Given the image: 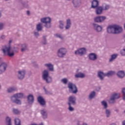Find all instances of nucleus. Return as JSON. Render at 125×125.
I'll use <instances>...</instances> for the list:
<instances>
[{"mask_svg":"<svg viewBox=\"0 0 125 125\" xmlns=\"http://www.w3.org/2000/svg\"><path fill=\"white\" fill-rule=\"evenodd\" d=\"M98 5H99V1L97 0H93L92 1L91 7L95 9L98 7Z\"/></svg>","mask_w":125,"mask_h":125,"instance_id":"bb28decb","label":"nucleus"},{"mask_svg":"<svg viewBox=\"0 0 125 125\" xmlns=\"http://www.w3.org/2000/svg\"><path fill=\"white\" fill-rule=\"evenodd\" d=\"M71 26H72V20H71V19H66V24L65 26V30H70Z\"/></svg>","mask_w":125,"mask_h":125,"instance_id":"4be33fe9","label":"nucleus"},{"mask_svg":"<svg viewBox=\"0 0 125 125\" xmlns=\"http://www.w3.org/2000/svg\"><path fill=\"white\" fill-rule=\"evenodd\" d=\"M59 29H60V30H64V21H59Z\"/></svg>","mask_w":125,"mask_h":125,"instance_id":"4c0bfd02","label":"nucleus"},{"mask_svg":"<svg viewBox=\"0 0 125 125\" xmlns=\"http://www.w3.org/2000/svg\"><path fill=\"white\" fill-rule=\"evenodd\" d=\"M32 64L35 68H39V64H38L36 62H32Z\"/></svg>","mask_w":125,"mask_h":125,"instance_id":"6e6d98bb","label":"nucleus"},{"mask_svg":"<svg viewBox=\"0 0 125 125\" xmlns=\"http://www.w3.org/2000/svg\"><path fill=\"white\" fill-rule=\"evenodd\" d=\"M61 83H63V84H67L68 83V79L63 78L62 79L61 81Z\"/></svg>","mask_w":125,"mask_h":125,"instance_id":"de8ad7c7","label":"nucleus"},{"mask_svg":"<svg viewBox=\"0 0 125 125\" xmlns=\"http://www.w3.org/2000/svg\"><path fill=\"white\" fill-rule=\"evenodd\" d=\"M116 74V72L114 71H109L105 73V77L107 78H110V77H113L114 75Z\"/></svg>","mask_w":125,"mask_h":125,"instance_id":"2f4dec72","label":"nucleus"},{"mask_svg":"<svg viewBox=\"0 0 125 125\" xmlns=\"http://www.w3.org/2000/svg\"><path fill=\"white\" fill-rule=\"evenodd\" d=\"M77 101V98L75 96H70L68 98V105H76V101Z\"/></svg>","mask_w":125,"mask_h":125,"instance_id":"9d476101","label":"nucleus"},{"mask_svg":"<svg viewBox=\"0 0 125 125\" xmlns=\"http://www.w3.org/2000/svg\"><path fill=\"white\" fill-rule=\"evenodd\" d=\"M21 4L24 7L28 8L29 7V5L27 3H26L25 2H22Z\"/></svg>","mask_w":125,"mask_h":125,"instance_id":"864d4df0","label":"nucleus"},{"mask_svg":"<svg viewBox=\"0 0 125 125\" xmlns=\"http://www.w3.org/2000/svg\"><path fill=\"white\" fill-rule=\"evenodd\" d=\"M124 32V28L121 25H114V35H120Z\"/></svg>","mask_w":125,"mask_h":125,"instance_id":"6e6552de","label":"nucleus"},{"mask_svg":"<svg viewBox=\"0 0 125 125\" xmlns=\"http://www.w3.org/2000/svg\"><path fill=\"white\" fill-rule=\"evenodd\" d=\"M12 42V40H10L9 41L8 45H5L4 47L2 49V51L3 54H5V51H9L11 50V43Z\"/></svg>","mask_w":125,"mask_h":125,"instance_id":"dca6fc26","label":"nucleus"},{"mask_svg":"<svg viewBox=\"0 0 125 125\" xmlns=\"http://www.w3.org/2000/svg\"><path fill=\"white\" fill-rule=\"evenodd\" d=\"M4 23L0 22V31H2L4 29Z\"/></svg>","mask_w":125,"mask_h":125,"instance_id":"3c124183","label":"nucleus"},{"mask_svg":"<svg viewBox=\"0 0 125 125\" xmlns=\"http://www.w3.org/2000/svg\"><path fill=\"white\" fill-rule=\"evenodd\" d=\"M25 75H26V70H19L18 71V79L19 80H20L21 81H22V80L24 79V78H25Z\"/></svg>","mask_w":125,"mask_h":125,"instance_id":"9b49d317","label":"nucleus"},{"mask_svg":"<svg viewBox=\"0 0 125 125\" xmlns=\"http://www.w3.org/2000/svg\"><path fill=\"white\" fill-rule=\"evenodd\" d=\"M104 110H105L104 113L105 114V116L107 118H110V117H111V110L107 108Z\"/></svg>","mask_w":125,"mask_h":125,"instance_id":"e433bc0d","label":"nucleus"},{"mask_svg":"<svg viewBox=\"0 0 125 125\" xmlns=\"http://www.w3.org/2000/svg\"><path fill=\"white\" fill-rule=\"evenodd\" d=\"M100 89H101V87H99V90H100Z\"/></svg>","mask_w":125,"mask_h":125,"instance_id":"0e129e2a","label":"nucleus"},{"mask_svg":"<svg viewBox=\"0 0 125 125\" xmlns=\"http://www.w3.org/2000/svg\"><path fill=\"white\" fill-rule=\"evenodd\" d=\"M77 125H88V124L85 122L83 123L82 124H81L80 121H78L76 124Z\"/></svg>","mask_w":125,"mask_h":125,"instance_id":"5fc2aeb1","label":"nucleus"},{"mask_svg":"<svg viewBox=\"0 0 125 125\" xmlns=\"http://www.w3.org/2000/svg\"><path fill=\"white\" fill-rule=\"evenodd\" d=\"M72 106H74V105L72 104H68V110L70 112H73V111H75V108L72 107Z\"/></svg>","mask_w":125,"mask_h":125,"instance_id":"09e8293b","label":"nucleus"},{"mask_svg":"<svg viewBox=\"0 0 125 125\" xmlns=\"http://www.w3.org/2000/svg\"><path fill=\"white\" fill-rule=\"evenodd\" d=\"M42 79L46 83H52V77L49 76V71L48 70H44L42 73Z\"/></svg>","mask_w":125,"mask_h":125,"instance_id":"f03ea898","label":"nucleus"},{"mask_svg":"<svg viewBox=\"0 0 125 125\" xmlns=\"http://www.w3.org/2000/svg\"><path fill=\"white\" fill-rule=\"evenodd\" d=\"M124 113H125V110H124Z\"/></svg>","mask_w":125,"mask_h":125,"instance_id":"774afa93","label":"nucleus"},{"mask_svg":"<svg viewBox=\"0 0 125 125\" xmlns=\"http://www.w3.org/2000/svg\"><path fill=\"white\" fill-rule=\"evenodd\" d=\"M12 111L15 115H20L21 113V111L17 108H13Z\"/></svg>","mask_w":125,"mask_h":125,"instance_id":"58836bf2","label":"nucleus"},{"mask_svg":"<svg viewBox=\"0 0 125 125\" xmlns=\"http://www.w3.org/2000/svg\"><path fill=\"white\" fill-rule=\"evenodd\" d=\"M6 39V36L4 34H2L0 36V41H4Z\"/></svg>","mask_w":125,"mask_h":125,"instance_id":"8fccbe9b","label":"nucleus"},{"mask_svg":"<svg viewBox=\"0 0 125 125\" xmlns=\"http://www.w3.org/2000/svg\"><path fill=\"white\" fill-rule=\"evenodd\" d=\"M75 77L77 79H83L84 78H85V74L82 72H79L78 73L75 74Z\"/></svg>","mask_w":125,"mask_h":125,"instance_id":"c756f323","label":"nucleus"},{"mask_svg":"<svg viewBox=\"0 0 125 125\" xmlns=\"http://www.w3.org/2000/svg\"><path fill=\"white\" fill-rule=\"evenodd\" d=\"M67 87L68 88V91L70 93H73V94H77L78 93V87L76 85V84L69 82L67 84Z\"/></svg>","mask_w":125,"mask_h":125,"instance_id":"39448f33","label":"nucleus"},{"mask_svg":"<svg viewBox=\"0 0 125 125\" xmlns=\"http://www.w3.org/2000/svg\"><path fill=\"white\" fill-rule=\"evenodd\" d=\"M86 50L84 48H81L75 51V54L76 55H79L80 56H83L85 54Z\"/></svg>","mask_w":125,"mask_h":125,"instance_id":"ddd939ff","label":"nucleus"},{"mask_svg":"<svg viewBox=\"0 0 125 125\" xmlns=\"http://www.w3.org/2000/svg\"><path fill=\"white\" fill-rule=\"evenodd\" d=\"M1 87V86H0V89Z\"/></svg>","mask_w":125,"mask_h":125,"instance_id":"338daca9","label":"nucleus"},{"mask_svg":"<svg viewBox=\"0 0 125 125\" xmlns=\"http://www.w3.org/2000/svg\"><path fill=\"white\" fill-rule=\"evenodd\" d=\"M102 106L103 107V109L104 110L107 109L108 108V103H107V102L105 100H103L101 102Z\"/></svg>","mask_w":125,"mask_h":125,"instance_id":"f704fd0d","label":"nucleus"},{"mask_svg":"<svg viewBox=\"0 0 125 125\" xmlns=\"http://www.w3.org/2000/svg\"><path fill=\"white\" fill-rule=\"evenodd\" d=\"M103 7V10L104 11H107V10H109V9H110V5L108 4H104V5H103V6H102Z\"/></svg>","mask_w":125,"mask_h":125,"instance_id":"ea45409f","label":"nucleus"},{"mask_svg":"<svg viewBox=\"0 0 125 125\" xmlns=\"http://www.w3.org/2000/svg\"><path fill=\"white\" fill-rule=\"evenodd\" d=\"M10 99L12 103H15L17 105H21L22 104V101L18 99L15 94L11 96Z\"/></svg>","mask_w":125,"mask_h":125,"instance_id":"1a4fd4ad","label":"nucleus"},{"mask_svg":"<svg viewBox=\"0 0 125 125\" xmlns=\"http://www.w3.org/2000/svg\"><path fill=\"white\" fill-rule=\"evenodd\" d=\"M7 68V63L2 62L0 64V75L3 74L6 71Z\"/></svg>","mask_w":125,"mask_h":125,"instance_id":"f8f14e48","label":"nucleus"},{"mask_svg":"<svg viewBox=\"0 0 125 125\" xmlns=\"http://www.w3.org/2000/svg\"><path fill=\"white\" fill-rule=\"evenodd\" d=\"M122 125H125V120L123 121L122 122Z\"/></svg>","mask_w":125,"mask_h":125,"instance_id":"13d9d810","label":"nucleus"},{"mask_svg":"<svg viewBox=\"0 0 125 125\" xmlns=\"http://www.w3.org/2000/svg\"><path fill=\"white\" fill-rule=\"evenodd\" d=\"M96 95V92L94 91H92L88 95V99H89V100H92V99L95 97Z\"/></svg>","mask_w":125,"mask_h":125,"instance_id":"473e14b6","label":"nucleus"},{"mask_svg":"<svg viewBox=\"0 0 125 125\" xmlns=\"http://www.w3.org/2000/svg\"><path fill=\"white\" fill-rule=\"evenodd\" d=\"M1 59H2L1 57H0V62L1 61Z\"/></svg>","mask_w":125,"mask_h":125,"instance_id":"680f3d73","label":"nucleus"},{"mask_svg":"<svg viewBox=\"0 0 125 125\" xmlns=\"http://www.w3.org/2000/svg\"><path fill=\"white\" fill-rule=\"evenodd\" d=\"M72 2L74 8H79L82 5V0H72Z\"/></svg>","mask_w":125,"mask_h":125,"instance_id":"a211bd4d","label":"nucleus"},{"mask_svg":"<svg viewBox=\"0 0 125 125\" xmlns=\"http://www.w3.org/2000/svg\"><path fill=\"white\" fill-rule=\"evenodd\" d=\"M88 57L89 60H90L91 61H96V60L98 58L97 54L95 53H91L89 54Z\"/></svg>","mask_w":125,"mask_h":125,"instance_id":"6ab92c4d","label":"nucleus"},{"mask_svg":"<svg viewBox=\"0 0 125 125\" xmlns=\"http://www.w3.org/2000/svg\"><path fill=\"white\" fill-rule=\"evenodd\" d=\"M107 19V17L104 16H98L94 18V22L92 25L95 31L100 33L102 31V26L96 23H103V21Z\"/></svg>","mask_w":125,"mask_h":125,"instance_id":"f257e3e1","label":"nucleus"},{"mask_svg":"<svg viewBox=\"0 0 125 125\" xmlns=\"http://www.w3.org/2000/svg\"><path fill=\"white\" fill-rule=\"evenodd\" d=\"M107 31L108 34H113L115 35V25L108 26Z\"/></svg>","mask_w":125,"mask_h":125,"instance_id":"a878e982","label":"nucleus"},{"mask_svg":"<svg viewBox=\"0 0 125 125\" xmlns=\"http://www.w3.org/2000/svg\"><path fill=\"white\" fill-rule=\"evenodd\" d=\"M95 13L96 15H101L103 14V7L100 6L95 8Z\"/></svg>","mask_w":125,"mask_h":125,"instance_id":"412c9836","label":"nucleus"},{"mask_svg":"<svg viewBox=\"0 0 125 125\" xmlns=\"http://www.w3.org/2000/svg\"><path fill=\"white\" fill-rule=\"evenodd\" d=\"M118 56H119L118 54H113L110 56V58L109 60V62H113V61H115L116 59L118 58Z\"/></svg>","mask_w":125,"mask_h":125,"instance_id":"cd10ccee","label":"nucleus"},{"mask_svg":"<svg viewBox=\"0 0 125 125\" xmlns=\"http://www.w3.org/2000/svg\"><path fill=\"white\" fill-rule=\"evenodd\" d=\"M5 0V1H8V0Z\"/></svg>","mask_w":125,"mask_h":125,"instance_id":"e2e57ef3","label":"nucleus"},{"mask_svg":"<svg viewBox=\"0 0 125 125\" xmlns=\"http://www.w3.org/2000/svg\"><path fill=\"white\" fill-rule=\"evenodd\" d=\"M115 112H116L117 113H118L119 112V109H115Z\"/></svg>","mask_w":125,"mask_h":125,"instance_id":"bf43d9fd","label":"nucleus"},{"mask_svg":"<svg viewBox=\"0 0 125 125\" xmlns=\"http://www.w3.org/2000/svg\"><path fill=\"white\" fill-rule=\"evenodd\" d=\"M121 92L122 93V99L124 101H125V87L122 89Z\"/></svg>","mask_w":125,"mask_h":125,"instance_id":"c03bdc74","label":"nucleus"},{"mask_svg":"<svg viewBox=\"0 0 125 125\" xmlns=\"http://www.w3.org/2000/svg\"><path fill=\"white\" fill-rule=\"evenodd\" d=\"M29 48H28V44L23 43L21 44V52H25V51H28Z\"/></svg>","mask_w":125,"mask_h":125,"instance_id":"b1692460","label":"nucleus"},{"mask_svg":"<svg viewBox=\"0 0 125 125\" xmlns=\"http://www.w3.org/2000/svg\"><path fill=\"white\" fill-rule=\"evenodd\" d=\"M2 14L1 13H0V18H1Z\"/></svg>","mask_w":125,"mask_h":125,"instance_id":"052dcab7","label":"nucleus"},{"mask_svg":"<svg viewBox=\"0 0 125 125\" xmlns=\"http://www.w3.org/2000/svg\"><path fill=\"white\" fill-rule=\"evenodd\" d=\"M43 89H44V91L45 93V94H46L47 95H52V92L48 91L47 89H46V88H45V87H43Z\"/></svg>","mask_w":125,"mask_h":125,"instance_id":"37998d69","label":"nucleus"},{"mask_svg":"<svg viewBox=\"0 0 125 125\" xmlns=\"http://www.w3.org/2000/svg\"><path fill=\"white\" fill-rule=\"evenodd\" d=\"M26 14L28 16L30 15V11H26Z\"/></svg>","mask_w":125,"mask_h":125,"instance_id":"4d7b16f0","label":"nucleus"},{"mask_svg":"<svg viewBox=\"0 0 125 125\" xmlns=\"http://www.w3.org/2000/svg\"><path fill=\"white\" fill-rule=\"evenodd\" d=\"M40 114L42 115L43 120H46L48 118V112L45 108L40 110Z\"/></svg>","mask_w":125,"mask_h":125,"instance_id":"f3484780","label":"nucleus"},{"mask_svg":"<svg viewBox=\"0 0 125 125\" xmlns=\"http://www.w3.org/2000/svg\"><path fill=\"white\" fill-rule=\"evenodd\" d=\"M35 101V97L33 94H29L27 97V102L29 105H33Z\"/></svg>","mask_w":125,"mask_h":125,"instance_id":"2eb2a0df","label":"nucleus"},{"mask_svg":"<svg viewBox=\"0 0 125 125\" xmlns=\"http://www.w3.org/2000/svg\"><path fill=\"white\" fill-rule=\"evenodd\" d=\"M67 0L68 1H70V0Z\"/></svg>","mask_w":125,"mask_h":125,"instance_id":"69168bd1","label":"nucleus"},{"mask_svg":"<svg viewBox=\"0 0 125 125\" xmlns=\"http://www.w3.org/2000/svg\"><path fill=\"white\" fill-rule=\"evenodd\" d=\"M42 29H43V26H42V22H39L36 25V31H38L39 32H42Z\"/></svg>","mask_w":125,"mask_h":125,"instance_id":"c85d7f7f","label":"nucleus"},{"mask_svg":"<svg viewBox=\"0 0 125 125\" xmlns=\"http://www.w3.org/2000/svg\"><path fill=\"white\" fill-rule=\"evenodd\" d=\"M5 123L6 125H12V122H11V118L9 116H7L5 118Z\"/></svg>","mask_w":125,"mask_h":125,"instance_id":"7c9ffc66","label":"nucleus"},{"mask_svg":"<svg viewBox=\"0 0 125 125\" xmlns=\"http://www.w3.org/2000/svg\"><path fill=\"white\" fill-rule=\"evenodd\" d=\"M67 49L66 48H61L57 51V56L59 57V58H64L66 56V54H67Z\"/></svg>","mask_w":125,"mask_h":125,"instance_id":"423d86ee","label":"nucleus"},{"mask_svg":"<svg viewBox=\"0 0 125 125\" xmlns=\"http://www.w3.org/2000/svg\"><path fill=\"white\" fill-rule=\"evenodd\" d=\"M15 94L16 95V96L18 99H22L23 97H24V93H18Z\"/></svg>","mask_w":125,"mask_h":125,"instance_id":"a19ab883","label":"nucleus"},{"mask_svg":"<svg viewBox=\"0 0 125 125\" xmlns=\"http://www.w3.org/2000/svg\"><path fill=\"white\" fill-rule=\"evenodd\" d=\"M55 37L60 39V40H61L62 41H63V40H64V37H63L62 35L60 34L57 33L55 34Z\"/></svg>","mask_w":125,"mask_h":125,"instance_id":"a18cd8bd","label":"nucleus"},{"mask_svg":"<svg viewBox=\"0 0 125 125\" xmlns=\"http://www.w3.org/2000/svg\"><path fill=\"white\" fill-rule=\"evenodd\" d=\"M121 94L120 93H114L110 96L109 104H114L116 102V99H120Z\"/></svg>","mask_w":125,"mask_h":125,"instance_id":"0eeeda50","label":"nucleus"},{"mask_svg":"<svg viewBox=\"0 0 125 125\" xmlns=\"http://www.w3.org/2000/svg\"><path fill=\"white\" fill-rule=\"evenodd\" d=\"M116 75L119 79H124L125 77V72L124 70H119L117 73Z\"/></svg>","mask_w":125,"mask_h":125,"instance_id":"393cba45","label":"nucleus"},{"mask_svg":"<svg viewBox=\"0 0 125 125\" xmlns=\"http://www.w3.org/2000/svg\"><path fill=\"white\" fill-rule=\"evenodd\" d=\"M46 38H47V35H43L42 37V43L44 45L47 44V40L46 39Z\"/></svg>","mask_w":125,"mask_h":125,"instance_id":"c9c22d12","label":"nucleus"},{"mask_svg":"<svg viewBox=\"0 0 125 125\" xmlns=\"http://www.w3.org/2000/svg\"><path fill=\"white\" fill-rule=\"evenodd\" d=\"M40 21L42 24H44V27L46 29H50L51 28V18L50 17H44L41 18Z\"/></svg>","mask_w":125,"mask_h":125,"instance_id":"7ed1b4c3","label":"nucleus"},{"mask_svg":"<svg viewBox=\"0 0 125 125\" xmlns=\"http://www.w3.org/2000/svg\"><path fill=\"white\" fill-rule=\"evenodd\" d=\"M39 32L40 31H38V30H35L33 32L34 37H35L36 39H39V37H40V32Z\"/></svg>","mask_w":125,"mask_h":125,"instance_id":"79ce46f5","label":"nucleus"},{"mask_svg":"<svg viewBox=\"0 0 125 125\" xmlns=\"http://www.w3.org/2000/svg\"><path fill=\"white\" fill-rule=\"evenodd\" d=\"M15 125H21V121L19 118H16L15 119Z\"/></svg>","mask_w":125,"mask_h":125,"instance_id":"49530a36","label":"nucleus"},{"mask_svg":"<svg viewBox=\"0 0 125 125\" xmlns=\"http://www.w3.org/2000/svg\"><path fill=\"white\" fill-rule=\"evenodd\" d=\"M97 77L100 81H104V79L106 77L105 73L102 71H99L97 72Z\"/></svg>","mask_w":125,"mask_h":125,"instance_id":"aec40b11","label":"nucleus"},{"mask_svg":"<svg viewBox=\"0 0 125 125\" xmlns=\"http://www.w3.org/2000/svg\"><path fill=\"white\" fill-rule=\"evenodd\" d=\"M16 90H17L16 87H10L7 89V92H8V93H12V92H14V91H16Z\"/></svg>","mask_w":125,"mask_h":125,"instance_id":"72a5a7b5","label":"nucleus"},{"mask_svg":"<svg viewBox=\"0 0 125 125\" xmlns=\"http://www.w3.org/2000/svg\"><path fill=\"white\" fill-rule=\"evenodd\" d=\"M44 66L48 68L50 72H54V66L51 63H45Z\"/></svg>","mask_w":125,"mask_h":125,"instance_id":"5701e85b","label":"nucleus"},{"mask_svg":"<svg viewBox=\"0 0 125 125\" xmlns=\"http://www.w3.org/2000/svg\"><path fill=\"white\" fill-rule=\"evenodd\" d=\"M38 102L40 104L41 106L42 107H46V102L43 97L42 96H39L37 98Z\"/></svg>","mask_w":125,"mask_h":125,"instance_id":"4468645a","label":"nucleus"},{"mask_svg":"<svg viewBox=\"0 0 125 125\" xmlns=\"http://www.w3.org/2000/svg\"><path fill=\"white\" fill-rule=\"evenodd\" d=\"M19 52V47L14 46L12 48V52L10 50L9 51H5V54H3L4 55H7L9 57H13L15 55V53H18Z\"/></svg>","mask_w":125,"mask_h":125,"instance_id":"20e7f679","label":"nucleus"},{"mask_svg":"<svg viewBox=\"0 0 125 125\" xmlns=\"http://www.w3.org/2000/svg\"><path fill=\"white\" fill-rule=\"evenodd\" d=\"M120 54L122 56H125V49H123L120 51Z\"/></svg>","mask_w":125,"mask_h":125,"instance_id":"603ef678","label":"nucleus"}]
</instances>
